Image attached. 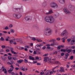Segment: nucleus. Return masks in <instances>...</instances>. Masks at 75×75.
Segmentation results:
<instances>
[{"label": "nucleus", "mask_w": 75, "mask_h": 75, "mask_svg": "<svg viewBox=\"0 0 75 75\" xmlns=\"http://www.w3.org/2000/svg\"><path fill=\"white\" fill-rule=\"evenodd\" d=\"M45 20L47 23L52 24L55 21V18L52 16H47L45 17Z\"/></svg>", "instance_id": "obj_1"}, {"label": "nucleus", "mask_w": 75, "mask_h": 75, "mask_svg": "<svg viewBox=\"0 0 75 75\" xmlns=\"http://www.w3.org/2000/svg\"><path fill=\"white\" fill-rule=\"evenodd\" d=\"M51 29L50 28H47L45 30V34L46 35H50L51 34Z\"/></svg>", "instance_id": "obj_2"}, {"label": "nucleus", "mask_w": 75, "mask_h": 75, "mask_svg": "<svg viewBox=\"0 0 75 75\" xmlns=\"http://www.w3.org/2000/svg\"><path fill=\"white\" fill-rule=\"evenodd\" d=\"M50 7L53 8H58V5L55 2H52L50 4Z\"/></svg>", "instance_id": "obj_3"}, {"label": "nucleus", "mask_w": 75, "mask_h": 75, "mask_svg": "<svg viewBox=\"0 0 75 75\" xmlns=\"http://www.w3.org/2000/svg\"><path fill=\"white\" fill-rule=\"evenodd\" d=\"M21 16V14L20 13H14L13 14V17L15 18H20Z\"/></svg>", "instance_id": "obj_4"}, {"label": "nucleus", "mask_w": 75, "mask_h": 75, "mask_svg": "<svg viewBox=\"0 0 75 75\" xmlns=\"http://www.w3.org/2000/svg\"><path fill=\"white\" fill-rule=\"evenodd\" d=\"M68 33L67 31L66 30H64L63 32L61 34V36L62 37L64 36V35H68Z\"/></svg>", "instance_id": "obj_5"}, {"label": "nucleus", "mask_w": 75, "mask_h": 75, "mask_svg": "<svg viewBox=\"0 0 75 75\" xmlns=\"http://www.w3.org/2000/svg\"><path fill=\"white\" fill-rule=\"evenodd\" d=\"M25 19L26 20V21L31 20H32V17L30 16H27L25 18Z\"/></svg>", "instance_id": "obj_6"}, {"label": "nucleus", "mask_w": 75, "mask_h": 75, "mask_svg": "<svg viewBox=\"0 0 75 75\" xmlns=\"http://www.w3.org/2000/svg\"><path fill=\"white\" fill-rule=\"evenodd\" d=\"M68 8L70 10H74L75 9V6L73 5H70L68 7Z\"/></svg>", "instance_id": "obj_7"}, {"label": "nucleus", "mask_w": 75, "mask_h": 75, "mask_svg": "<svg viewBox=\"0 0 75 75\" xmlns=\"http://www.w3.org/2000/svg\"><path fill=\"white\" fill-rule=\"evenodd\" d=\"M64 10L66 14H70L71 13V12L69 11V10L67 8H64Z\"/></svg>", "instance_id": "obj_8"}, {"label": "nucleus", "mask_w": 75, "mask_h": 75, "mask_svg": "<svg viewBox=\"0 0 75 75\" xmlns=\"http://www.w3.org/2000/svg\"><path fill=\"white\" fill-rule=\"evenodd\" d=\"M9 49H10L11 50V52L12 54H14L15 55H17V53L13 51V47H9Z\"/></svg>", "instance_id": "obj_9"}, {"label": "nucleus", "mask_w": 75, "mask_h": 75, "mask_svg": "<svg viewBox=\"0 0 75 75\" xmlns=\"http://www.w3.org/2000/svg\"><path fill=\"white\" fill-rule=\"evenodd\" d=\"M21 10H22V9L21 8H14L13 9V11H14V12L16 11L15 10H16L17 11H18V12H20V11H21Z\"/></svg>", "instance_id": "obj_10"}, {"label": "nucleus", "mask_w": 75, "mask_h": 75, "mask_svg": "<svg viewBox=\"0 0 75 75\" xmlns=\"http://www.w3.org/2000/svg\"><path fill=\"white\" fill-rule=\"evenodd\" d=\"M14 62L13 61V60H10V62H7V64H9V65H12L14 64Z\"/></svg>", "instance_id": "obj_11"}, {"label": "nucleus", "mask_w": 75, "mask_h": 75, "mask_svg": "<svg viewBox=\"0 0 75 75\" xmlns=\"http://www.w3.org/2000/svg\"><path fill=\"white\" fill-rule=\"evenodd\" d=\"M53 13V12L52 11V10L51 9L49 10V12L48 13H46V14L47 15L48 14H51V13Z\"/></svg>", "instance_id": "obj_12"}, {"label": "nucleus", "mask_w": 75, "mask_h": 75, "mask_svg": "<svg viewBox=\"0 0 75 75\" xmlns=\"http://www.w3.org/2000/svg\"><path fill=\"white\" fill-rule=\"evenodd\" d=\"M44 61L45 62H48V59H49V57H46L44 58Z\"/></svg>", "instance_id": "obj_13"}, {"label": "nucleus", "mask_w": 75, "mask_h": 75, "mask_svg": "<svg viewBox=\"0 0 75 75\" xmlns=\"http://www.w3.org/2000/svg\"><path fill=\"white\" fill-rule=\"evenodd\" d=\"M67 38H68V37L67 36L63 38H62V40L63 42H64L65 41V39H67Z\"/></svg>", "instance_id": "obj_14"}, {"label": "nucleus", "mask_w": 75, "mask_h": 75, "mask_svg": "<svg viewBox=\"0 0 75 75\" xmlns=\"http://www.w3.org/2000/svg\"><path fill=\"white\" fill-rule=\"evenodd\" d=\"M1 59L3 61H5V60H6V57L5 56H1Z\"/></svg>", "instance_id": "obj_15"}, {"label": "nucleus", "mask_w": 75, "mask_h": 75, "mask_svg": "<svg viewBox=\"0 0 75 75\" xmlns=\"http://www.w3.org/2000/svg\"><path fill=\"white\" fill-rule=\"evenodd\" d=\"M59 2L61 4H64L65 3V0H59Z\"/></svg>", "instance_id": "obj_16"}, {"label": "nucleus", "mask_w": 75, "mask_h": 75, "mask_svg": "<svg viewBox=\"0 0 75 75\" xmlns=\"http://www.w3.org/2000/svg\"><path fill=\"white\" fill-rule=\"evenodd\" d=\"M29 58V59H30V60H34V57H32L31 56H30Z\"/></svg>", "instance_id": "obj_17"}, {"label": "nucleus", "mask_w": 75, "mask_h": 75, "mask_svg": "<svg viewBox=\"0 0 75 75\" xmlns=\"http://www.w3.org/2000/svg\"><path fill=\"white\" fill-rule=\"evenodd\" d=\"M60 72H64V68L62 67V68H61L60 67Z\"/></svg>", "instance_id": "obj_18"}, {"label": "nucleus", "mask_w": 75, "mask_h": 75, "mask_svg": "<svg viewBox=\"0 0 75 75\" xmlns=\"http://www.w3.org/2000/svg\"><path fill=\"white\" fill-rule=\"evenodd\" d=\"M49 42H56V40L55 39H51L49 41Z\"/></svg>", "instance_id": "obj_19"}, {"label": "nucleus", "mask_w": 75, "mask_h": 75, "mask_svg": "<svg viewBox=\"0 0 75 75\" xmlns=\"http://www.w3.org/2000/svg\"><path fill=\"white\" fill-rule=\"evenodd\" d=\"M42 6L43 7H45L47 6V3L46 2H43L42 4Z\"/></svg>", "instance_id": "obj_20"}, {"label": "nucleus", "mask_w": 75, "mask_h": 75, "mask_svg": "<svg viewBox=\"0 0 75 75\" xmlns=\"http://www.w3.org/2000/svg\"><path fill=\"white\" fill-rule=\"evenodd\" d=\"M55 63L56 64H59V65H61V63H60V62H59V61H56Z\"/></svg>", "instance_id": "obj_21"}, {"label": "nucleus", "mask_w": 75, "mask_h": 75, "mask_svg": "<svg viewBox=\"0 0 75 75\" xmlns=\"http://www.w3.org/2000/svg\"><path fill=\"white\" fill-rule=\"evenodd\" d=\"M16 40L17 42H20V41H21L22 40L21 39H17Z\"/></svg>", "instance_id": "obj_22"}, {"label": "nucleus", "mask_w": 75, "mask_h": 75, "mask_svg": "<svg viewBox=\"0 0 75 75\" xmlns=\"http://www.w3.org/2000/svg\"><path fill=\"white\" fill-rule=\"evenodd\" d=\"M37 41H38V42H40L42 41V40H41L39 39H36Z\"/></svg>", "instance_id": "obj_23"}, {"label": "nucleus", "mask_w": 75, "mask_h": 75, "mask_svg": "<svg viewBox=\"0 0 75 75\" xmlns=\"http://www.w3.org/2000/svg\"><path fill=\"white\" fill-rule=\"evenodd\" d=\"M24 62L25 63H27L28 62V60H27V59H24Z\"/></svg>", "instance_id": "obj_24"}, {"label": "nucleus", "mask_w": 75, "mask_h": 75, "mask_svg": "<svg viewBox=\"0 0 75 75\" xmlns=\"http://www.w3.org/2000/svg\"><path fill=\"white\" fill-rule=\"evenodd\" d=\"M10 32L12 33H14V30L13 29H11L10 30Z\"/></svg>", "instance_id": "obj_25"}, {"label": "nucleus", "mask_w": 75, "mask_h": 75, "mask_svg": "<svg viewBox=\"0 0 75 75\" xmlns=\"http://www.w3.org/2000/svg\"><path fill=\"white\" fill-rule=\"evenodd\" d=\"M12 58L13 59V60H17L18 59L16 57H12Z\"/></svg>", "instance_id": "obj_26"}, {"label": "nucleus", "mask_w": 75, "mask_h": 75, "mask_svg": "<svg viewBox=\"0 0 75 75\" xmlns=\"http://www.w3.org/2000/svg\"><path fill=\"white\" fill-rule=\"evenodd\" d=\"M48 62L49 63H51V59L49 58Z\"/></svg>", "instance_id": "obj_27"}, {"label": "nucleus", "mask_w": 75, "mask_h": 75, "mask_svg": "<svg viewBox=\"0 0 75 75\" xmlns=\"http://www.w3.org/2000/svg\"><path fill=\"white\" fill-rule=\"evenodd\" d=\"M67 52H68V53H70L71 52V50L70 49L66 50Z\"/></svg>", "instance_id": "obj_28"}, {"label": "nucleus", "mask_w": 75, "mask_h": 75, "mask_svg": "<svg viewBox=\"0 0 75 75\" xmlns=\"http://www.w3.org/2000/svg\"><path fill=\"white\" fill-rule=\"evenodd\" d=\"M11 74L12 75H18V74H16L13 72L11 73Z\"/></svg>", "instance_id": "obj_29"}, {"label": "nucleus", "mask_w": 75, "mask_h": 75, "mask_svg": "<svg viewBox=\"0 0 75 75\" xmlns=\"http://www.w3.org/2000/svg\"><path fill=\"white\" fill-rule=\"evenodd\" d=\"M53 55H55H55H57V52L55 51L54 52H53Z\"/></svg>", "instance_id": "obj_30"}, {"label": "nucleus", "mask_w": 75, "mask_h": 75, "mask_svg": "<svg viewBox=\"0 0 75 75\" xmlns=\"http://www.w3.org/2000/svg\"><path fill=\"white\" fill-rule=\"evenodd\" d=\"M38 47H40L39 45H36L35 47L36 49L38 48Z\"/></svg>", "instance_id": "obj_31"}, {"label": "nucleus", "mask_w": 75, "mask_h": 75, "mask_svg": "<svg viewBox=\"0 0 75 75\" xmlns=\"http://www.w3.org/2000/svg\"><path fill=\"white\" fill-rule=\"evenodd\" d=\"M53 43L54 44V45H58V43L57 42H53Z\"/></svg>", "instance_id": "obj_32"}, {"label": "nucleus", "mask_w": 75, "mask_h": 75, "mask_svg": "<svg viewBox=\"0 0 75 75\" xmlns=\"http://www.w3.org/2000/svg\"><path fill=\"white\" fill-rule=\"evenodd\" d=\"M70 59L71 60H72L74 59V56H71L70 57Z\"/></svg>", "instance_id": "obj_33"}, {"label": "nucleus", "mask_w": 75, "mask_h": 75, "mask_svg": "<svg viewBox=\"0 0 75 75\" xmlns=\"http://www.w3.org/2000/svg\"><path fill=\"white\" fill-rule=\"evenodd\" d=\"M61 52H65V50L64 49H62L61 50Z\"/></svg>", "instance_id": "obj_34"}, {"label": "nucleus", "mask_w": 75, "mask_h": 75, "mask_svg": "<svg viewBox=\"0 0 75 75\" xmlns=\"http://www.w3.org/2000/svg\"><path fill=\"white\" fill-rule=\"evenodd\" d=\"M71 39H69L67 40V42H69L70 41H71Z\"/></svg>", "instance_id": "obj_35"}, {"label": "nucleus", "mask_w": 75, "mask_h": 75, "mask_svg": "<svg viewBox=\"0 0 75 75\" xmlns=\"http://www.w3.org/2000/svg\"><path fill=\"white\" fill-rule=\"evenodd\" d=\"M36 49H37V50H38V51H41V47L40 48H37Z\"/></svg>", "instance_id": "obj_36"}, {"label": "nucleus", "mask_w": 75, "mask_h": 75, "mask_svg": "<svg viewBox=\"0 0 75 75\" xmlns=\"http://www.w3.org/2000/svg\"><path fill=\"white\" fill-rule=\"evenodd\" d=\"M31 39H32L33 41H35V40H36V39L34 38H32Z\"/></svg>", "instance_id": "obj_37"}, {"label": "nucleus", "mask_w": 75, "mask_h": 75, "mask_svg": "<svg viewBox=\"0 0 75 75\" xmlns=\"http://www.w3.org/2000/svg\"><path fill=\"white\" fill-rule=\"evenodd\" d=\"M10 41V44H13V42L14 41L13 40H9Z\"/></svg>", "instance_id": "obj_38"}, {"label": "nucleus", "mask_w": 75, "mask_h": 75, "mask_svg": "<svg viewBox=\"0 0 75 75\" xmlns=\"http://www.w3.org/2000/svg\"><path fill=\"white\" fill-rule=\"evenodd\" d=\"M65 56H66V57H69V54L68 53H67L65 54Z\"/></svg>", "instance_id": "obj_39"}, {"label": "nucleus", "mask_w": 75, "mask_h": 75, "mask_svg": "<svg viewBox=\"0 0 75 75\" xmlns=\"http://www.w3.org/2000/svg\"><path fill=\"white\" fill-rule=\"evenodd\" d=\"M21 70L23 71H25V68H22L21 69Z\"/></svg>", "instance_id": "obj_40"}, {"label": "nucleus", "mask_w": 75, "mask_h": 75, "mask_svg": "<svg viewBox=\"0 0 75 75\" xmlns=\"http://www.w3.org/2000/svg\"><path fill=\"white\" fill-rule=\"evenodd\" d=\"M54 16L55 17V18H57V17H58V15H57L55 14L54 15Z\"/></svg>", "instance_id": "obj_41"}, {"label": "nucleus", "mask_w": 75, "mask_h": 75, "mask_svg": "<svg viewBox=\"0 0 75 75\" xmlns=\"http://www.w3.org/2000/svg\"><path fill=\"white\" fill-rule=\"evenodd\" d=\"M33 54L34 55H36V54H37V52H36L35 51H34L33 52Z\"/></svg>", "instance_id": "obj_42"}, {"label": "nucleus", "mask_w": 75, "mask_h": 75, "mask_svg": "<svg viewBox=\"0 0 75 75\" xmlns=\"http://www.w3.org/2000/svg\"><path fill=\"white\" fill-rule=\"evenodd\" d=\"M56 40L57 41H60V40H61V39L60 38H57Z\"/></svg>", "instance_id": "obj_43"}, {"label": "nucleus", "mask_w": 75, "mask_h": 75, "mask_svg": "<svg viewBox=\"0 0 75 75\" xmlns=\"http://www.w3.org/2000/svg\"><path fill=\"white\" fill-rule=\"evenodd\" d=\"M0 40H1V41H4V38H3L1 37V38H0Z\"/></svg>", "instance_id": "obj_44"}, {"label": "nucleus", "mask_w": 75, "mask_h": 75, "mask_svg": "<svg viewBox=\"0 0 75 75\" xmlns=\"http://www.w3.org/2000/svg\"><path fill=\"white\" fill-rule=\"evenodd\" d=\"M74 42H75V40H71V43H72V42L74 43Z\"/></svg>", "instance_id": "obj_45"}, {"label": "nucleus", "mask_w": 75, "mask_h": 75, "mask_svg": "<svg viewBox=\"0 0 75 75\" xmlns=\"http://www.w3.org/2000/svg\"><path fill=\"white\" fill-rule=\"evenodd\" d=\"M5 47H6V46H5V45H2L1 46V47L2 48H5Z\"/></svg>", "instance_id": "obj_46"}, {"label": "nucleus", "mask_w": 75, "mask_h": 75, "mask_svg": "<svg viewBox=\"0 0 75 75\" xmlns=\"http://www.w3.org/2000/svg\"><path fill=\"white\" fill-rule=\"evenodd\" d=\"M11 56H8V59H10V60H11Z\"/></svg>", "instance_id": "obj_47"}, {"label": "nucleus", "mask_w": 75, "mask_h": 75, "mask_svg": "<svg viewBox=\"0 0 75 75\" xmlns=\"http://www.w3.org/2000/svg\"><path fill=\"white\" fill-rule=\"evenodd\" d=\"M17 62L18 64H21V62H20V60H17Z\"/></svg>", "instance_id": "obj_48"}, {"label": "nucleus", "mask_w": 75, "mask_h": 75, "mask_svg": "<svg viewBox=\"0 0 75 75\" xmlns=\"http://www.w3.org/2000/svg\"><path fill=\"white\" fill-rule=\"evenodd\" d=\"M75 46H72L71 47V48H72V49H75Z\"/></svg>", "instance_id": "obj_49"}, {"label": "nucleus", "mask_w": 75, "mask_h": 75, "mask_svg": "<svg viewBox=\"0 0 75 75\" xmlns=\"http://www.w3.org/2000/svg\"><path fill=\"white\" fill-rule=\"evenodd\" d=\"M9 27L10 28H12L13 27V25L11 24L9 25Z\"/></svg>", "instance_id": "obj_50"}, {"label": "nucleus", "mask_w": 75, "mask_h": 75, "mask_svg": "<svg viewBox=\"0 0 75 75\" xmlns=\"http://www.w3.org/2000/svg\"><path fill=\"white\" fill-rule=\"evenodd\" d=\"M37 65H41V63H37Z\"/></svg>", "instance_id": "obj_51"}, {"label": "nucleus", "mask_w": 75, "mask_h": 75, "mask_svg": "<svg viewBox=\"0 0 75 75\" xmlns=\"http://www.w3.org/2000/svg\"><path fill=\"white\" fill-rule=\"evenodd\" d=\"M51 46H52V47H54V42H53V43H52L51 44Z\"/></svg>", "instance_id": "obj_52"}, {"label": "nucleus", "mask_w": 75, "mask_h": 75, "mask_svg": "<svg viewBox=\"0 0 75 75\" xmlns=\"http://www.w3.org/2000/svg\"><path fill=\"white\" fill-rule=\"evenodd\" d=\"M10 67H11V68H12V69H14V68L13 65H11V66H10Z\"/></svg>", "instance_id": "obj_53"}, {"label": "nucleus", "mask_w": 75, "mask_h": 75, "mask_svg": "<svg viewBox=\"0 0 75 75\" xmlns=\"http://www.w3.org/2000/svg\"><path fill=\"white\" fill-rule=\"evenodd\" d=\"M46 48V47L44 46L42 47V50H45V49Z\"/></svg>", "instance_id": "obj_54"}, {"label": "nucleus", "mask_w": 75, "mask_h": 75, "mask_svg": "<svg viewBox=\"0 0 75 75\" xmlns=\"http://www.w3.org/2000/svg\"><path fill=\"white\" fill-rule=\"evenodd\" d=\"M8 27H7V26L5 28V30H8Z\"/></svg>", "instance_id": "obj_55"}, {"label": "nucleus", "mask_w": 75, "mask_h": 75, "mask_svg": "<svg viewBox=\"0 0 75 75\" xmlns=\"http://www.w3.org/2000/svg\"><path fill=\"white\" fill-rule=\"evenodd\" d=\"M5 48H7V49H8V48L9 49V48H10V47H9V46H5Z\"/></svg>", "instance_id": "obj_56"}, {"label": "nucleus", "mask_w": 75, "mask_h": 75, "mask_svg": "<svg viewBox=\"0 0 75 75\" xmlns=\"http://www.w3.org/2000/svg\"><path fill=\"white\" fill-rule=\"evenodd\" d=\"M4 68H5V67L3 66L1 68V69H4Z\"/></svg>", "instance_id": "obj_57"}, {"label": "nucleus", "mask_w": 75, "mask_h": 75, "mask_svg": "<svg viewBox=\"0 0 75 75\" xmlns=\"http://www.w3.org/2000/svg\"><path fill=\"white\" fill-rule=\"evenodd\" d=\"M68 57L65 56L64 57V58L65 59H68Z\"/></svg>", "instance_id": "obj_58"}, {"label": "nucleus", "mask_w": 75, "mask_h": 75, "mask_svg": "<svg viewBox=\"0 0 75 75\" xmlns=\"http://www.w3.org/2000/svg\"><path fill=\"white\" fill-rule=\"evenodd\" d=\"M60 48H61V46H58L57 47L58 50H60Z\"/></svg>", "instance_id": "obj_59"}, {"label": "nucleus", "mask_w": 75, "mask_h": 75, "mask_svg": "<svg viewBox=\"0 0 75 75\" xmlns=\"http://www.w3.org/2000/svg\"><path fill=\"white\" fill-rule=\"evenodd\" d=\"M61 56H64V53H62L61 54Z\"/></svg>", "instance_id": "obj_60"}, {"label": "nucleus", "mask_w": 75, "mask_h": 75, "mask_svg": "<svg viewBox=\"0 0 75 75\" xmlns=\"http://www.w3.org/2000/svg\"><path fill=\"white\" fill-rule=\"evenodd\" d=\"M35 28L36 29H38V26L37 25L35 26Z\"/></svg>", "instance_id": "obj_61"}, {"label": "nucleus", "mask_w": 75, "mask_h": 75, "mask_svg": "<svg viewBox=\"0 0 75 75\" xmlns=\"http://www.w3.org/2000/svg\"><path fill=\"white\" fill-rule=\"evenodd\" d=\"M25 48H29V46H25Z\"/></svg>", "instance_id": "obj_62"}, {"label": "nucleus", "mask_w": 75, "mask_h": 75, "mask_svg": "<svg viewBox=\"0 0 75 75\" xmlns=\"http://www.w3.org/2000/svg\"><path fill=\"white\" fill-rule=\"evenodd\" d=\"M19 61H20V62H21V63L22 62H23V59H20L19 60Z\"/></svg>", "instance_id": "obj_63"}, {"label": "nucleus", "mask_w": 75, "mask_h": 75, "mask_svg": "<svg viewBox=\"0 0 75 75\" xmlns=\"http://www.w3.org/2000/svg\"><path fill=\"white\" fill-rule=\"evenodd\" d=\"M73 54L75 53V50H73Z\"/></svg>", "instance_id": "obj_64"}]
</instances>
